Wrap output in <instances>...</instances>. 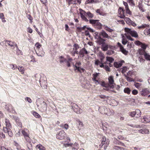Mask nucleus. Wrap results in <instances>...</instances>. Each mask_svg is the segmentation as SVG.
I'll list each match as a JSON object with an SVG mask.
<instances>
[{
    "label": "nucleus",
    "instance_id": "1",
    "mask_svg": "<svg viewBox=\"0 0 150 150\" xmlns=\"http://www.w3.org/2000/svg\"><path fill=\"white\" fill-rule=\"evenodd\" d=\"M36 104L40 111L45 112L47 111V104L42 99L38 98L36 100Z\"/></svg>",
    "mask_w": 150,
    "mask_h": 150
},
{
    "label": "nucleus",
    "instance_id": "2",
    "mask_svg": "<svg viewBox=\"0 0 150 150\" xmlns=\"http://www.w3.org/2000/svg\"><path fill=\"white\" fill-rule=\"evenodd\" d=\"M6 127H3V131L4 133H7L10 137H12L13 136V133L11 130V125L10 122L9 120L7 118H5L4 120Z\"/></svg>",
    "mask_w": 150,
    "mask_h": 150
},
{
    "label": "nucleus",
    "instance_id": "3",
    "mask_svg": "<svg viewBox=\"0 0 150 150\" xmlns=\"http://www.w3.org/2000/svg\"><path fill=\"white\" fill-rule=\"evenodd\" d=\"M81 64V63L79 61H77L75 64H73V66L75 71L77 70L78 71L81 73L85 71V69L80 67Z\"/></svg>",
    "mask_w": 150,
    "mask_h": 150
},
{
    "label": "nucleus",
    "instance_id": "4",
    "mask_svg": "<svg viewBox=\"0 0 150 150\" xmlns=\"http://www.w3.org/2000/svg\"><path fill=\"white\" fill-rule=\"evenodd\" d=\"M125 30L126 33L129 34L132 37L135 38L138 37V35L136 31L127 28H125Z\"/></svg>",
    "mask_w": 150,
    "mask_h": 150
},
{
    "label": "nucleus",
    "instance_id": "5",
    "mask_svg": "<svg viewBox=\"0 0 150 150\" xmlns=\"http://www.w3.org/2000/svg\"><path fill=\"white\" fill-rule=\"evenodd\" d=\"M109 144V141L106 140V138L105 137H103L101 139V144L99 145V146L101 148L104 145V149L106 150Z\"/></svg>",
    "mask_w": 150,
    "mask_h": 150
},
{
    "label": "nucleus",
    "instance_id": "6",
    "mask_svg": "<svg viewBox=\"0 0 150 150\" xmlns=\"http://www.w3.org/2000/svg\"><path fill=\"white\" fill-rule=\"evenodd\" d=\"M71 108L73 111L77 114H80L82 112V110L76 104L72 103L71 105Z\"/></svg>",
    "mask_w": 150,
    "mask_h": 150
},
{
    "label": "nucleus",
    "instance_id": "7",
    "mask_svg": "<svg viewBox=\"0 0 150 150\" xmlns=\"http://www.w3.org/2000/svg\"><path fill=\"white\" fill-rule=\"evenodd\" d=\"M66 135L65 132L63 130H61L57 135V138L60 140L63 139L65 137Z\"/></svg>",
    "mask_w": 150,
    "mask_h": 150
},
{
    "label": "nucleus",
    "instance_id": "8",
    "mask_svg": "<svg viewBox=\"0 0 150 150\" xmlns=\"http://www.w3.org/2000/svg\"><path fill=\"white\" fill-rule=\"evenodd\" d=\"M125 21L126 23L129 25H132L134 27L136 26L137 25L136 24L131 21V20L129 18H125Z\"/></svg>",
    "mask_w": 150,
    "mask_h": 150
},
{
    "label": "nucleus",
    "instance_id": "9",
    "mask_svg": "<svg viewBox=\"0 0 150 150\" xmlns=\"http://www.w3.org/2000/svg\"><path fill=\"white\" fill-rule=\"evenodd\" d=\"M5 108L8 112H13L14 111L13 107L10 104L6 105L5 106Z\"/></svg>",
    "mask_w": 150,
    "mask_h": 150
},
{
    "label": "nucleus",
    "instance_id": "10",
    "mask_svg": "<svg viewBox=\"0 0 150 150\" xmlns=\"http://www.w3.org/2000/svg\"><path fill=\"white\" fill-rule=\"evenodd\" d=\"M109 110V109L107 108L105 106H102L99 108V110L102 114H106V113L108 110Z\"/></svg>",
    "mask_w": 150,
    "mask_h": 150
},
{
    "label": "nucleus",
    "instance_id": "11",
    "mask_svg": "<svg viewBox=\"0 0 150 150\" xmlns=\"http://www.w3.org/2000/svg\"><path fill=\"white\" fill-rule=\"evenodd\" d=\"M21 132L26 141L28 142H30V139L29 137V134L24 130H22Z\"/></svg>",
    "mask_w": 150,
    "mask_h": 150
},
{
    "label": "nucleus",
    "instance_id": "12",
    "mask_svg": "<svg viewBox=\"0 0 150 150\" xmlns=\"http://www.w3.org/2000/svg\"><path fill=\"white\" fill-rule=\"evenodd\" d=\"M141 122L145 123H148L150 122V115H146L143 117V118L142 119Z\"/></svg>",
    "mask_w": 150,
    "mask_h": 150
},
{
    "label": "nucleus",
    "instance_id": "13",
    "mask_svg": "<svg viewBox=\"0 0 150 150\" xmlns=\"http://www.w3.org/2000/svg\"><path fill=\"white\" fill-rule=\"evenodd\" d=\"M150 93V91L147 88H144L142 89L140 91V93L141 95L146 96Z\"/></svg>",
    "mask_w": 150,
    "mask_h": 150
},
{
    "label": "nucleus",
    "instance_id": "14",
    "mask_svg": "<svg viewBox=\"0 0 150 150\" xmlns=\"http://www.w3.org/2000/svg\"><path fill=\"white\" fill-rule=\"evenodd\" d=\"M100 35L103 36V38H107L108 39H111V37L110 36L108 35L106 32L103 30H102L99 33Z\"/></svg>",
    "mask_w": 150,
    "mask_h": 150
},
{
    "label": "nucleus",
    "instance_id": "15",
    "mask_svg": "<svg viewBox=\"0 0 150 150\" xmlns=\"http://www.w3.org/2000/svg\"><path fill=\"white\" fill-rule=\"evenodd\" d=\"M79 53L80 57H83L84 56V54H87L88 52L85 48H83L80 51Z\"/></svg>",
    "mask_w": 150,
    "mask_h": 150
},
{
    "label": "nucleus",
    "instance_id": "16",
    "mask_svg": "<svg viewBox=\"0 0 150 150\" xmlns=\"http://www.w3.org/2000/svg\"><path fill=\"white\" fill-rule=\"evenodd\" d=\"M39 81L40 86L44 88H47V82L46 81L43 80L42 79H40Z\"/></svg>",
    "mask_w": 150,
    "mask_h": 150
},
{
    "label": "nucleus",
    "instance_id": "17",
    "mask_svg": "<svg viewBox=\"0 0 150 150\" xmlns=\"http://www.w3.org/2000/svg\"><path fill=\"white\" fill-rule=\"evenodd\" d=\"M4 42L7 44L9 46H10L12 49H14V42L11 41L7 40H5Z\"/></svg>",
    "mask_w": 150,
    "mask_h": 150
},
{
    "label": "nucleus",
    "instance_id": "18",
    "mask_svg": "<svg viewBox=\"0 0 150 150\" xmlns=\"http://www.w3.org/2000/svg\"><path fill=\"white\" fill-rule=\"evenodd\" d=\"M105 41L106 40L105 39L100 37V38H99L97 40L96 42L99 45H102L105 43Z\"/></svg>",
    "mask_w": 150,
    "mask_h": 150
},
{
    "label": "nucleus",
    "instance_id": "19",
    "mask_svg": "<svg viewBox=\"0 0 150 150\" xmlns=\"http://www.w3.org/2000/svg\"><path fill=\"white\" fill-rule=\"evenodd\" d=\"M40 50L39 51V50H36L35 52L37 55L39 56L43 57L44 54L45 52L42 50Z\"/></svg>",
    "mask_w": 150,
    "mask_h": 150
},
{
    "label": "nucleus",
    "instance_id": "20",
    "mask_svg": "<svg viewBox=\"0 0 150 150\" xmlns=\"http://www.w3.org/2000/svg\"><path fill=\"white\" fill-rule=\"evenodd\" d=\"M108 81L110 84H112L111 86V87L112 88H114V86L113 85L114 83V80L113 77L112 76H109L108 78Z\"/></svg>",
    "mask_w": 150,
    "mask_h": 150
},
{
    "label": "nucleus",
    "instance_id": "21",
    "mask_svg": "<svg viewBox=\"0 0 150 150\" xmlns=\"http://www.w3.org/2000/svg\"><path fill=\"white\" fill-rule=\"evenodd\" d=\"M139 132L142 134H149V130L147 129H140L139 130Z\"/></svg>",
    "mask_w": 150,
    "mask_h": 150
},
{
    "label": "nucleus",
    "instance_id": "22",
    "mask_svg": "<svg viewBox=\"0 0 150 150\" xmlns=\"http://www.w3.org/2000/svg\"><path fill=\"white\" fill-rule=\"evenodd\" d=\"M113 142L115 144H118L123 146L126 147L125 144L123 143H122L119 141L117 140L116 138H114V140Z\"/></svg>",
    "mask_w": 150,
    "mask_h": 150
},
{
    "label": "nucleus",
    "instance_id": "23",
    "mask_svg": "<svg viewBox=\"0 0 150 150\" xmlns=\"http://www.w3.org/2000/svg\"><path fill=\"white\" fill-rule=\"evenodd\" d=\"M76 124L77 126H78V129L79 130H80V128L82 127L83 126L82 122L80 121L79 120H76Z\"/></svg>",
    "mask_w": 150,
    "mask_h": 150
},
{
    "label": "nucleus",
    "instance_id": "24",
    "mask_svg": "<svg viewBox=\"0 0 150 150\" xmlns=\"http://www.w3.org/2000/svg\"><path fill=\"white\" fill-rule=\"evenodd\" d=\"M49 106L53 110H57V109L56 106H55L54 104V102L52 101L49 104Z\"/></svg>",
    "mask_w": 150,
    "mask_h": 150
},
{
    "label": "nucleus",
    "instance_id": "25",
    "mask_svg": "<svg viewBox=\"0 0 150 150\" xmlns=\"http://www.w3.org/2000/svg\"><path fill=\"white\" fill-rule=\"evenodd\" d=\"M99 2L98 0H87L85 2L86 4L89 3H96Z\"/></svg>",
    "mask_w": 150,
    "mask_h": 150
},
{
    "label": "nucleus",
    "instance_id": "26",
    "mask_svg": "<svg viewBox=\"0 0 150 150\" xmlns=\"http://www.w3.org/2000/svg\"><path fill=\"white\" fill-rule=\"evenodd\" d=\"M138 52L139 54L140 55H143L144 56V55L146 52L145 50L142 49L140 48L138 50Z\"/></svg>",
    "mask_w": 150,
    "mask_h": 150
},
{
    "label": "nucleus",
    "instance_id": "27",
    "mask_svg": "<svg viewBox=\"0 0 150 150\" xmlns=\"http://www.w3.org/2000/svg\"><path fill=\"white\" fill-rule=\"evenodd\" d=\"M103 130L106 131V132L110 134H112V132L109 129H107V127H105L103 124Z\"/></svg>",
    "mask_w": 150,
    "mask_h": 150
},
{
    "label": "nucleus",
    "instance_id": "28",
    "mask_svg": "<svg viewBox=\"0 0 150 150\" xmlns=\"http://www.w3.org/2000/svg\"><path fill=\"white\" fill-rule=\"evenodd\" d=\"M72 150H78L79 149V144L76 143H75L72 146Z\"/></svg>",
    "mask_w": 150,
    "mask_h": 150
},
{
    "label": "nucleus",
    "instance_id": "29",
    "mask_svg": "<svg viewBox=\"0 0 150 150\" xmlns=\"http://www.w3.org/2000/svg\"><path fill=\"white\" fill-rule=\"evenodd\" d=\"M135 112L137 117H140L141 113L139 110L136 109L135 111Z\"/></svg>",
    "mask_w": 150,
    "mask_h": 150
},
{
    "label": "nucleus",
    "instance_id": "30",
    "mask_svg": "<svg viewBox=\"0 0 150 150\" xmlns=\"http://www.w3.org/2000/svg\"><path fill=\"white\" fill-rule=\"evenodd\" d=\"M106 60L107 62H109L110 63L113 62L114 61V59L113 58L109 57H106Z\"/></svg>",
    "mask_w": 150,
    "mask_h": 150
},
{
    "label": "nucleus",
    "instance_id": "31",
    "mask_svg": "<svg viewBox=\"0 0 150 150\" xmlns=\"http://www.w3.org/2000/svg\"><path fill=\"white\" fill-rule=\"evenodd\" d=\"M127 2L132 7H134L135 6V4L134 0H128Z\"/></svg>",
    "mask_w": 150,
    "mask_h": 150
},
{
    "label": "nucleus",
    "instance_id": "32",
    "mask_svg": "<svg viewBox=\"0 0 150 150\" xmlns=\"http://www.w3.org/2000/svg\"><path fill=\"white\" fill-rule=\"evenodd\" d=\"M118 15H125L124 11L122 8L120 7L118 10Z\"/></svg>",
    "mask_w": 150,
    "mask_h": 150
},
{
    "label": "nucleus",
    "instance_id": "33",
    "mask_svg": "<svg viewBox=\"0 0 150 150\" xmlns=\"http://www.w3.org/2000/svg\"><path fill=\"white\" fill-rule=\"evenodd\" d=\"M102 50L104 51L107 50L108 49V45L106 43L102 45Z\"/></svg>",
    "mask_w": 150,
    "mask_h": 150
},
{
    "label": "nucleus",
    "instance_id": "34",
    "mask_svg": "<svg viewBox=\"0 0 150 150\" xmlns=\"http://www.w3.org/2000/svg\"><path fill=\"white\" fill-rule=\"evenodd\" d=\"M18 69L19 70V71L21 72L22 74H24L25 70L24 68L22 66H19V67L18 68Z\"/></svg>",
    "mask_w": 150,
    "mask_h": 150
},
{
    "label": "nucleus",
    "instance_id": "35",
    "mask_svg": "<svg viewBox=\"0 0 150 150\" xmlns=\"http://www.w3.org/2000/svg\"><path fill=\"white\" fill-rule=\"evenodd\" d=\"M120 50L125 55H127V54L128 51L125 49L123 47H122V49H120Z\"/></svg>",
    "mask_w": 150,
    "mask_h": 150
},
{
    "label": "nucleus",
    "instance_id": "36",
    "mask_svg": "<svg viewBox=\"0 0 150 150\" xmlns=\"http://www.w3.org/2000/svg\"><path fill=\"white\" fill-rule=\"evenodd\" d=\"M149 26V25H147L146 24H142V25L138 26V28L139 29H144V28L148 27Z\"/></svg>",
    "mask_w": 150,
    "mask_h": 150
},
{
    "label": "nucleus",
    "instance_id": "37",
    "mask_svg": "<svg viewBox=\"0 0 150 150\" xmlns=\"http://www.w3.org/2000/svg\"><path fill=\"white\" fill-rule=\"evenodd\" d=\"M124 76H125V78L127 81L129 82H132L134 81V80L132 78L127 76L126 74H124Z\"/></svg>",
    "mask_w": 150,
    "mask_h": 150
},
{
    "label": "nucleus",
    "instance_id": "38",
    "mask_svg": "<svg viewBox=\"0 0 150 150\" xmlns=\"http://www.w3.org/2000/svg\"><path fill=\"white\" fill-rule=\"evenodd\" d=\"M36 147L39 149V150H45V147L40 144L37 145Z\"/></svg>",
    "mask_w": 150,
    "mask_h": 150
},
{
    "label": "nucleus",
    "instance_id": "39",
    "mask_svg": "<svg viewBox=\"0 0 150 150\" xmlns=\"http://www.w3.org/2000/svg\"><path fill=\"white\" fill-rule=\"evenodd\" d=\"M144 57L147 60L150 61V55L149 53H145L144 55Z\"/></svg>",
    "mask_w": 150,
    "mask_h": 150
},
{
    "label": "nucleus",
    "instance_id": "40",
    "mask_svg": "<svg viewBox=\"0 0 150 150\" xmlns=\"http://www.w3.org/2000/svg\"><path fill=\"white\" fill-rule=\"evenodd\" d=\"M114 113V112L113 110H110L109 109V110L107 111L106 115H108L110 116L113 115Z\"/></svg>",
    "mask_w": 150,
    "mask_h": 150
},
{
    "label": "nucleus",
    "instance_id": "41",
    "mask_svg": "<svg viewBox=\"0 0 150 150\" xmlns=\"http://www.w3.org/2000/svg\"><path fill=\"white\" fill-rule=\"evenodd\" d=\"M138 7L139 9L141 11L143 12L145 11V10L143 8V6L141 3H139Z\"/></svg>",
    "mask_w": 150,
    "mask_h": 150
},
{
    "label": "nucleus",
    "instance_id": "42",
    "mask_svg": "<svg viewBox=\"0 0 150 150\" xmlns=\"http://www.w3.org/2000/svg\"><path fill=\"white\" fill-rule=\"evenodd\" d=\"M77 50H73L70 51V53L71 54L72 56H75V54H79Z\"/></svg>",
    "mask_w": 150,
    "mask_h": 150
},
{
    "label": "nucleus",
    "instance_id": "43",
    "mask_svg": "<svg viewBox=\"0 0 150 150\" xmlns=\"http://www.w3.org/2000/svg\"><path fill=\"white\" fill-rule=\"evenodd\" d=\"M61 127L63 129H64L66 130L67 129L69 128V125L67 124H62L61 125Z\"/></svg>",
    "mask_w": 150,
    "mask_h": 150
},
{
    "label": "nucleus",
    "instance_id": "44",
    "mask_svg": "<svg viewBox=\"0 0 150 150\" xmlns=\"http://www.w3.org/2000/svg\"><path fill=\"white\" fill-rule=\"evenodd\" d=\"M35 46L36 47V50H39L42 46V45L39 42H37L35 44Z\"/></svg>",
    "mask_w": 150,
    "mask_h": 150
},
{
    "label": "nucleus",
    "instance_id": "45",
    "mask_svg": "<svg viewBox=\"0 0 150 150\" xmlns=\"http://www.w3.org/2000/svg\"><path fill=\"white\" fill-rule=\"evenodd\" d=\"M0 18L1 19L2 21L3 22H6V21L5 20V18L3 13L0 14Z\"/></svg>",
    "mask_w": 150,
    "mask_h": 150
},
{
    "label": "nucleus",
    "instance_id": "46",
    "mask_svg": "<svg viewBox=\"0 0 150 150\" xmlns=\"http://www.w3.org/2000/svg\"><path fill=\"white\" fill-rule=\"evenodd\" d=\"M33 115L36 118H39L40 116L37 112H33Z\"/></svg>",
    "mask_w": 150,
    "mask_h": 150
},
{
    "label": "nucleus",
    "instance_id": "47",
    "mask_svg": "<svg viewBox=\"0 0 150 150\" xmlns=\"http://www.w3.org/2000/svg\"><path fill=\"white\" fill-rule=\"evenodd\" d=\"M27 150H33L32 144L29 143L27 144Z\"/></svg>",
    "mask_w": 150,
    "mask_h": 150
},
{
    "label": "nucleus",
    "instance_id": "48",
    "mask_svg": "<svg viewBox=\"0 0 150 150\" xmlns=\"http://www.w3.org/2000/svg\"><path fill=\"white\" fill-rule=\"evenodd\" d=\"M124 91L125 93L129 94L130 93V90L128 88H126L124 89Z\"/></svg>",
    "mask_w": 150,
    "mask_h": 150
},
{
    "label": "nucleus",
    "instance_id": "49",
    "mask_svg": "<svg viewBox=\"0 0 150 150\" xmlns=\"http://www.w3.org/2000/svg\"><path fill=\"white\" fill-rule=\"evenodd\" d=\"M16 54L17 55H22L23 53L21 50H20L19 48L16 49Z\"/></svg>",
    "mask_w": 150,
    "mask_h": 150
},
{
    "label": "nucleus",
    "instance_id": "50",
    "mask_svg": "<svg viewBox=\"0 0 150 150\" xmlns=\"http://www.w3.org/2000/svg\"><path fill=\"white\" fill-rule=\"evenodd\" d=\"M147 45H146L145 44L143 43H142V44L141 45V47L142 49H144L145 50L146 49L147 47Z\"/></svg>",
    "mask_w": 150,
    "mask_h": 150
},
{
    "label": "nucleus",
    "instance_id": "51",
    "mask_svg": "<svg viewBox=\"0 0 150 150\" xmlns=\"http://www.w3.org/2000/svg\"><path fill=\"white\" fill-rule=\"evenodd\" d=\"M10 67L13 70H15L17 68V66L16 64H10Z\"/></svg>",
    "mask_w": 150,
    "mask_h": 150
},
{
    "label": "nucleus",
    "instance_id": "52",
    "mask_svg": "<svg viewBox=\"0 0 150 150\" xmlns=\"http://www.w3.org/2000/svg\"><path fill=\"white\" fill-rule=\"evenodd\" d=\"M128 33H127V34H125V35L126 38H127L131 41H133L134 40V39L133 38H132L131 36H130L129 35H128Z\"/></svg>",
    "mask_w": 150,
    "mask_h": 150
},
{
    "label": "nucleus",
    "instance_id": "53",
    "mask_svg": "<svg viewBox=\"0 0 150 150\" xmlns=\"http://www.w3.org/2000/svg\"><path fill=\"white\" fill-rule=\"evenodd\" d=\"M94 25L98 26V27H100L102 26V25L101 23L99 22L98 20H96V21Z\"/></svg>",
    "mask_w": 150,
    "mask_h": 150
},
{
    "label": "nucleus",
    "instance_id": "54",
    "mask_svg": "<svg viewBox=\"0 0 150 150\" xmlns=\"http://www.w3.org/2000/svg\"><path fill=\"white\" fill-rule=\"evenodd\" d=\"M114 149L117 150H122V149H124V148L122 147L119 146H115L114 147Z\"/></svg>",
    "mask_w": 150,
    "mask_h": 150
},
{
    "label": "nucleus",
    "instance_id": "55",
    "mask_svg": "<svg viewBox=\"0 0 150 150\" xmlns=\"http://www.w3.org/2000/svg\"><path fill=\"white\" fill-rule=\"evenodd\" d=\"M74 48L73 49V50H77L79 48V46L77 44H74Z\"/></svg>",
    "mask_w": 150,
    "mask_h": 150
},
{
    "label": "nucleus",
    "instance_id": "56",
    "mask_svg": "<svg viewBox=\"0 0 150 150\" xmlns=\"http://www.w3.org/2000/svg\"><path fill=\"white\" fill-rule=\"evenodd\" d=\"M98 73H96L93 74V78H92L93 80H95L96 79V78L98 75Z\"/></svg>",
    "mask_w": 150,
    "mask_h": 150
},
{
    "label": "nucleus",
    "instance_id": "57",
    "mask_svg": "<svg viewBox=\"0 0 150 150\" xmlns=\"http://www.w3.org/2000/svg\"><path fill=\"white\" fill-rule=\"evenodd\" d=\"M59 58L60 62V63H62L64 62H65L66 61V60L62 56L60 57Z\"/></svg>",
    "mask_w": 150,
    "mask_h": 150
},
{
    "label": "nucleus",
    "instance_id": "58",
    "mask_svg": "<svg viewBox=\"0 0 150 150\" xmlns=\"http://www.w3.org/2000/svg\"><path fill=\"white\" fill-rule=\"evenodd\" d=\"M134 45V44L132 42L129 43V42H128L127 45V47L128 48H131L133 47Z\"/></svg>",
    "mask_w": 150,
    "mask_h": 150
},
{
    "label": "nucleus",
    "instance_id": "59",
    "mask_svg": "<svg viewBox=\"0 0 150 150\" xmlns=\"http://www.w3.org/2000/svg\"><path fill=\"white\" fill-rule=\"evenodd\" d=\"M95 38L96 39H97V40H98L99 39V38H100V35H98V33L97 32H95Z\"/></svg>",
    "mask_w": 150,
    "mask_h": 150
},
{
    "label": "nucleus",
    "instance_id": "60",
    "mask_svg": "<svg viewBox=\"0 0 150 150\" xmlns=\"http://www.w3.org/2000/svg\"><path fill=\"white\" fill-rule=\"evenodd\" d=\"M105 29L106 30L108 31L110 33H111L113 31V30L111 29L109 27H108L107 26L105 27Z\"/></svg>",
    "mask_w": 150,
    "mask_h": 150
},
{
    "label": "nucleus",
    "instance_id": "61",
    "mask_svg": "<svg viewBox=\"0 0 150 150\" xmlns=\"http://www.w3.org/2000/svg\"><path fill=\"white\" fill-rule=\"evenodd\" d=\"M25 100L29 103H31L32 102V100L30 98L27 97L25 98Z\"/></svg>",
    "mask_w": 150,
    "mask_h": 150
},
{
    "label": "nucleus",
    "instance_id": "62",
    "mask_svg": "<svg viewBox=\"0 0 150 150\" xmlns=\"http://www.w3.org/2000/svg\"><path fill=\"white\" fill-rule=\"evenodd\" d=\"M128 42L125 39L122 38V44L124 45H126L127 43H128Z\"/></svg>",
    "mask_w": 150,
    "mask_h": 150
},
{
    "label": "nucleus",
    "instance_id": "63",
    "mask_svg": "<svg viewBox=\"0 0 150 150\" xmlns=\"http://www.w3.org/2000/svg\"><path fill=\"white\" fill-rule=\"evenodd\" d=\"M144 32L145 35L146 34L148 35L150 34V29H149L148 30H145Z\"/></svg>",
    "mask_w": 150,
    "mask_h": 150
},
{
    "label": "nucleus",
    "instance_id": "64",
    "mask_svg": "<svg viewBox=\"0 0 150 150\" xmlns=\"http://www.w3.org/2000/svg\"><path fill=\"white\" fill-rule=\"evenodd\" d=\"M87 14L90 18H92L93 17V15L89 12H87Z\"/></svg>",
    "mask_w": 150,
    "mask_h": 150
}]
</instances>
